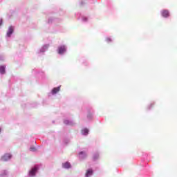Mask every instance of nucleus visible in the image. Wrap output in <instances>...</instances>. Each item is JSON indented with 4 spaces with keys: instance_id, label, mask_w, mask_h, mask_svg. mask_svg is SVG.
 <instances>
[{
    "instance_id": "obj_1",
    "label": "nucleus",
    "mask_w": 177,
    "mask_h": 177,
    "mask_svg": "<svg viewBox=\"0 0 177 177\" xmlns=\"http://www.w3.org/2000/svg\"><path fill=\"white\" fill-rule=\"evenodd\" d=\"M12 158V155L10 153L5 154L2 158V161H8V160H10Z\"/></svg>"
},
{
    "instance_id": "obj_2",
    "label": "nucleus",
    "mask_w": 177,
    "mask_h": 177,
    "mask_svg": "<svg viewBox=\"0 0 177 177\" xmlns=\"http://www.w3.org/2000/svg\"><path fill=\"white\" fill-rule=\"evenodd\" d=\"M38 169L37 167H34L31 169V171H29L30 176H34L37 172Z\"/></svg>"
},
{
    "instance_id": "obj_3",
    "label": "nucleus",
    "mask_w": 177,
    "mask_h": 177,
    "mask_svg": "<svg viewBox=\"0 0 177 177\" xmlns=\"http://www.w3.org/2000/svg\"><path fill=\"white\" fill-rule=\"evenodd\" d=\"M64 52H66V47L64 46L59 47L58 53H59V55H63Z\"/></svg>"
},
{
    "instance_id": "obj_4",
    "label": "nucleus",
    "mask_w": 177,
    "mask_h": 177,
    "mask_svg": "<svg viewBox=\"0 0 177 177\" xmlns=\"http://www.w3.org/2000/svg\"><path fill=\"white\" fill-rule=\"evenodd\" d=\"M162 16L163 17H169V12H168L167 10H163L162 11Z\"/></svg>"
},
{
    "instance_id": "obj_5",
    "label": "nucleus",
    "mask_w": 177,
    "mask_h": 177,
    "mask_svg": "<svg viewBox=\"0 0 177 177\" xmlns=\"http://www.w3.org/2000/svg\"><path fill=\"white\" fill-rule=\"evenodd\" d=\"M59 91H60V86L55 87V88H53L52 94L56 95V93H57V92H59Z\"/></svg>"
},
{
    "instance_id": "obj_6",
    "label": "nucleus",
    "mask_w": 177,
    "mask_h": 177,
    "mask_svg": "<svg viewBox=\"0 0 177 177\" xmlns=\"http://www.w3.org/2000/svg\"><path fill=\"white\" fill-rule=\"evenodd\" d=\"M12 34H13V28L12 26H10L7 32V36L10 37Z\"/></svg>"
},
{
    "instance_id": "obj_7",
    "label": "nucleus",
    "mask_w": 177,
    "mask_h": 177,
    "mask_svg": "<svg viewBox=\"0 0 177 177\" xmlns=\"http://www.w3.org/2000/svg\"><path fill=\"white\" fill-rule=\"evenodd\" d=\"M93 174V171L91 169H89L86 173V177L92 176Z\"/></svg>"
},
{
    "instance_id": "obj_8",
    "label": "nucleus",
    "mask_w": 177,
    "mask_h": 177,
    "mask_svg": "<svg viewBox=\"0 0 177 177\" xmlns=\"http://www.w3.org/2000/svg\"><path fill=\"white\" fill-rule=\"evenodd\" d=\"M5 68H6V66H0V73L1 74H5Z\"/></svg>"
},
{
    "instance_id": "obj_9",
    "label": "nucleus",
    "mask_w": 177,
    "mask_h": 177,
    "mask_svg": "<svg viewBox=\"0 0 177 177\" xmlns=\"http://www.w3.org/2000/svg\"><path fill=\"white\" fill-rule=\"evenodd\" d=\"M88 132H89V130H88V129H84L82 131V133L83 135H88Z\"/></svg>"
},
{
    "instance_id": "obj_10",
    "label": "nucleus",
    "mask_w": 177,
    "mask_h": 177,
    "mask_svg": "<svg viewBox=\"0 0 177 177\" xmlns=\"http://www.w3.org/2000/svg\"><path fill=\"white\" fill-rule=\"evenodd\" d=\"M63 167H64V168H70L71 165H70L69 162H65V163L63 165Z\"/></svg>"
},
{
    "instance_id": "obj_11",
    "label": "nucleus",
    "mask_w": 177,
    "mask_h": 177,
    "mask_svg": "<svg viewBox=\"0 0 177 177\" xmlns=\"http://www.w3.org/2000/svg\"><path fill=\"white\" fill-rule=\"evenodd\" d=\"M106 42H111V39L108 37V38H106Z\"/></svg>"
},
{
    "instance_id": "obj_12",
    "label": "nucleus",
    "mask_w": 177,
    "mask_h": 177,
    "mask_svg": "<svg viewBox=\"0 0 177 177\" xmlns=\"http://www.w3.org/2000/svg\"><path fill=\"white\" fill-rule=\"evenodd\" d=\"M99 157V155H95V156H93V160H96V158H97Z\"/></svg>"
},
{
    "instance_id": "obj_13",
    "label": "nucleus",
    "mask_w": 177,
    "mask_h": 177,
    "mask_svg": "<svg viewBox=\"0 0 177 177\" xmlns=\"http://www.w3.org/2000/svg\"><path fill=\"white\" fill-rule=\"evenodd\" d=\"M64 124H66V125H68L69 124L68 120H64Z\"/></svg>"
},
{
    "instance_id": "obj_14",
    "label": "nucleus",
    "mask_w": 177,
    "mask_h": 177,
    "mask_svg": "<svg viewBox=\"0 0 177 177\" xmlns=\"http://www.w3.org/2000/svg\"><path fill=\"white\" fill-rule=\"evenodd\" d=\"M30 150H31L32 151H35V147H31V148H30Z\"/></svg>"
},
{
    "instance_id": "obj_15",
    "label": "nucleus",
    "mask_w": 177,
    "mask_h": 177,
    "mask_svg": "<svg viewBox=\"0 0 177 177\" xmlns=\"http://www.w3.org/2000/svg\"><path fill=\"white\" fill-rule=\"evenodd\" d=\"M79 154H84V156H86V153H85V152H84V151L79 153Z\"/></svg>"
},
{
    "instance_id": "obj_16",
    "label": "nucleus",
    "mask_w": 177,
    "mask_h": 177,
    "mask_svg": "<svg viewBox=\"0 0 177 177\" xmlns=\"http://www.w3.org/2000/svg\"><path fill=\"white\" fill-rule=\"evenodd\" d=\"M3 21L2 19H0V26H2Z\"/></svg>"
}]
</instances>
